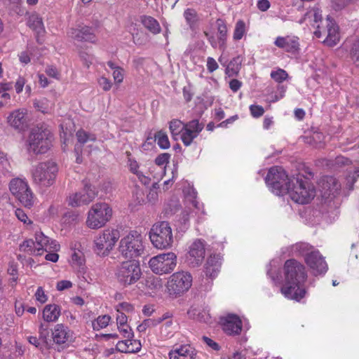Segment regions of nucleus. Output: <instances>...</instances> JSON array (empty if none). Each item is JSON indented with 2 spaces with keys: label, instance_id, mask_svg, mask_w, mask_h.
Returning a JSON list of instances; mask_svg holds the SVG:
<instances>
[{
  "label": "nucleus",
  "instance_id": "obj_33",
  "mask_svg": "<svg viewBox=\"0 0 359 359\" xmlns=\"http://www.w3.org/2000/svg\"><path fill=\"white\" fill-rule=\"evenodd\" d=\"M128 165L130 171L137 177L142 184L148 185L150 183V178L144 175L143 172L139 170V163L136 160L129 158L128 161Z\"/></svg>",
  "mask_w": 359,
  "mask_h": 359
},
{
  "label": "nucleus",
  "instance_id": "obj_39",
  "mask_svg": "<svg viewBox=\"0 0 359 359\" xmlns=\"http://www.w3.org/2000/svg\"><path fill=\"white\" fill-rule=\"evenodd\" d=\"M39 338L45 349H50L53 346V339L50 337V332L41 325L39 329Z\"/></svg>",
  "mask_w": 359,
  "mask_h": 359
},
{
  "label": "nucleus",
  "instance_id": "obj_14",
  "mask_svg": "<svg viewBox=\"0 0 359 359\" xmlns=\"http://www.w3.org/2000/svg\"><path fill=\"white\" fill-rule=\"evenodd\" d=\"M9 189L12 194L26 208L34 205V196L27 182L22 179L15 178L11 181Z\"/></svg>",
  "mask_w": 359,
  "mask_h": 359
},
{
  "label": "nucleus",
  "instance_id": "obj_44",
  "mask_svg": "<svg viewBox=\"0 0 359 359\" xmlns=\"http://www.w3.org/2000/svg\"><path fill=\"white\" fill-rule=\"evenodd\" d=\"M76 136L78 142L81 144H83L88 141L95 142L96 140V136L94 134L88 133L83 130H79L76 132Z\"/></svg>",
  "mask_w": 359,
  "mask_h": 359
},
{
  "label": "nucleus",
  "instance_id": "obj_47",
  "mask_svg": "<svg viewBox=\"0 0 359 359\" xmlns=\"http://www.w3.org/2000/svg\"><path fill=\"white\" fill-rule=\"evenodd\" d=\"M34 106L43 113H48L51 108V104L46 98L34 100Z\"/></svg>",
  "mask_w": 359,
  "mask_h": 359
},
{
  "label": "nucleus",
  "instance_id": "obj_42",
  "mask_svg": "<svg viewBox=\"0 0 359 359\" xmlns=\"http://www.w3.org/2000/svg\"><path fill=\"white\" fill-rule=\"evenodd\" d=\"M155 141L162 149H168L170 146V141L167 134L160 130L155 134Z\"/></svg>",
  "mask_w": 359,
  "mask_h": 359
},
{
  "label": "nucleus",
  "instance_id": "obj_13",
  "mask_svg": "<svg viewBox=\"0 0 359 359\" xmlns=\"http://www.w3.org/2000/svg\"><path fill=\"white\" fill-rule=\"evenodd\" d=\"M192 276L188 271H181L172 273L167 283L170 295L180 296L187 292L192 285Z\"/></svg>",
  "mask_w": 359,
  "mask_h": 359
},
{
  "label": "nucleus",
  "instance_id": "obj_62",
  "mask_svg": "<svg viewBox=\"0 0 359 359\" xmlns=\"http://www.w3.org/2000/svg\"><path fill=\"white\" fill-rule=\"evenodd\" d=\"M133 310V306L127 302L120 303L116 306L117 312H130Z\"/></svg>",
  "mask_w": 359,
  "mask_h": 359
},
{
  "label": "nucleus",
  "instance_id": "obj_20",
  "mask_svg": "<svg viewBox=\"0 0 359 359\" xmlns=\"http://www.w3.org/2000/svg\"><path fill=\"white\" fill-rule=\"evenodd\" d=\"M322 36H325L323 42L328 46H334L339 41V28L337 24L327 18L325 28H321Z\"/></svg>",
  "mask_w": 359,
  "mask_h": 359
},
{
  "label": "nucleus",
  "instance_id": "obj_10",
  "mask_svg": "<svg viewBox=\"0 0 359 359\" xmlns=\"http://www.w3.org/2000/svg\"><path fill=\"white\" fill-rule=\"evenodd\" d=\"M120 236V231L116 229L108 228L102 231L94 240V251L100 256H107Z\"/></svg>",
  "mask_w": 359,
  "mask_h": 359
},
{
  "label": "nucleus",
  "instance_id": "obj_45",
  "mask_svg": "<svg viewBox=\"0 0 359 359\" xmlns=\"http://www.w3.org/2000/svg\"><path fill=\"white\" fill-rule=\"evenodd\" d=\"M240 64L241 61L239 57L233 58L227 65L226 74H228L229 76L236 75L240 69Z\"/></svg>",
  "mask_w": 359,
  "mask_h": 359
},
{
  "label": "nucleus",
  "instance_id": "obj_64",
  "mask_svg": "<svg viewBox=\"0 0 359 359\" xmlns=\"http://www.w3.org/2000/svg\"><path fill=\"white\" fill-rule=\"evenodd\" d=\"M72 287V283L69 280H60L57 283V290L59 291H62L66 289L71 288Z\"/></svg>",
  "mask_w": 359,
  "mask_h": 359
},
{
  "label": "nucleus",
  "instance_id": "obj_56",
  "mask_svg": "<svg viewBox=\"0 0 359 359\" xmlns=\"http://www.w3.org/2000/svg\"><path fill=\"white\" fill-rule=\"evenodd\" d=\"M99 86L102 88L104 91H109L112 86V83L109 79L104 76L100 77L98 81Z\"/></svg>",
  "mask_w": 359,
  "mask_h": 359
},
{
  "label": "nucleus",
  "instance_id": "obj_3",
  "mask_svg": "<svg viewBox=\"0 0 359 359\" xmlns=\"http://www.w3.org/2000/svg\"><path fill=\"white\" fill-rule=\"evenodd\" d=\"M34 238V241H25L20 245V250L31 255H41L44 252H57L60 250V246L57 242L50 239L41 231L36 232Z\"/></svg>",
  "mask_w": 359,
  "mask_h": 359
},
{
  "label": "nucleus",
  "instance_id": "obj_54",
  "mask_svg": "<svg viewBox=\"0 0 359 359\" xmlns=\"http://www.w3.org/2000/svg\"><path fill=\"white\" fill-rule=\"evenodd\" d=\"M119 332L125 338H132L133 337V332L131 327L127 324L117 327Z\"/></svg>",
  "mask_w": 359,
  "mask_h": 359
},
{
  "label": "nucleus",
  "instance_id": "obj_63",
  "mask_svg": "<svg viewBox=\"0 0 359 359\" xmlns=\"http://www.w3.org/2000/svg\"><path fill=\"white\" fill-rule=\"evenodd\" d=\"M26 83V80L22 76H19L15 83V91L18 94L20 93Z\"/></svg>",
  "mask_w": 359,
  "mask_h": 359
},
{
  "label": "nucleus",
  "instance_id": "obj_32",
  "mask_svg": "<svg viewBox=\"0 0 359 359\" xmlns=\"http://www.w3.org/2000/svg\"><path fill=\"white\" fill-rule=\"evenodd\" d=\"M60 316V308L57 304H48L43 310V318L46 322H55Z\"/></svg>",
  "mask_w": 359,
  "mask_h": 359
},
{
  "label": "nucleus",
  "instance_id": "obj_51",
  "mask_svg": "<svg viewBox=\"0 0 359 359\" xmlns=\"http://www.w3.org/2000/svg\"><path fill=\"white\" fill-rule=\"evenodd\" d=\"M185 127L199 135L204 128V124L200 123L198 119H194L185 123Z\"/></svg>",
  "mask_w": 359,
  "mask_h": 359
},
{
  "label": "nucleus",
  "instance_id": "obj_38",
  "mask_svg": "<svg viewBox=\"0 0 359 359\" xmlns=\"http://www.w3.org/2000/svg\"><path fill=\"white\" fill-rule=\"evenodd\" d=\"M184 126L185 123L178 119H174L170 122L169 129L174 140H177L181 136Z\"/></svg>",
  "mask_w": 359,
  "mask_h": 359
},
{
  "label": "nucleus",
  "instance_id": "obj_24",
  "mask_svg": "<svg viewBox=\"0 0 359 359\" xmlns=\"http://www.w3.org/2000/svg\"><path fill=\"white\" fill-rule=\"evenodd\" d=\"M322 21L321 11L318 8H312L308 11L304 18L299 20L300 23L306 22L316 28L314 36L316 38L322 37V30L319 22Z\"/></svg>",
  "mask_w": 359,
  "mask_h": 359
},
{
  "label": "nucleus",
  "instance_id": "obj_53",
  "mask_svg": "<svg viewBox=\"0 0 359 359\" xmlns=\"http://www.w3.org/2000/svg\"><path fill=\"white\" fill-rule=\"evenodd\" d=\"M251 115L254 118H259L264 113V108L260 105L252 104L249 107Z\"/></svg>",
  "mask_w": 359,
  "mask_h": 359
},
{
  "label": "nucleus",
  "instance_id": "obj_6",
  "mask_svg": "<svg viewBox=\"0 0 359 359\" xmlns=\"http://www.w3.org/2000/svg\"><path fill=\"white\" fill-rule=\"evenodd\" d=\"M118 250L122 257L130 260L141 256L144 250L142 235L137 231H129L121 238Z\"/></svg>",
  "mask_w": 359,
  "mask_h": 359
},
{
  "label": "nucleus",
  "instance_id": "obj_9",
  "mask_svg": "<svg viewBox=\"0 0 359 359\" xmlns=\"http://www.w3.org/2000/svg\"><path fill=\"white\" fill-rule=\"evenodd\" d=\"M57 172L58 168L54 161L41 162L32 172L33 182L40 186L50 187L55 182Z\"/></svg>",
  "mask_w": 359,
  "mask_h": 359
},
{
  "label": "nucleus",
  "instance_id": "obj_19",
  "mask_svg": "<svg viewBox=\"0 0 359 359\" xmlns=\"http://www.w3.org/2000/svg\"><path fill=\"white\" fill-rule=\"evenodd\" d=\"M305 262L311 268L314 275L324 274L327 271V264L318 250L311 251L305 258Z\"/></svg>",
  "mask_w": 359,
  "mask_h": 359
},
{
  "label": "nucleus",
  "instance_id": "obj_22",
  "mask_svg": "<svg viewBox=\"0 0 359 359\" xmlns=\"http://www.w3.org/2000/svg\"><path fill=\"white\" fill-rule=\"evenodd\" d=\"M274 45L291 54H296L299 50V38L295 36H278L274 41Z\"/></svg>",
  "mask_w": 359,
  "mask_h": 359
},
{
  "label": "nucleus",
  "instance_id": "obj_15",
  "mask_svg": "<svg viewBox=\"0 0 359 359\" xmlns=\"http://www.w3.org/2000/svg\"><path fill=\"white\" fill-rule=\"evenodd\" d=\"M216 25L217 30L216 37L206 31H204V35L213 48H219L224 52L227 47L228 29L226 23L221 19L217 20Z\"/></svg>",
  "mask_w": 359,
  "mask_h": 359
},
{
  "label": "nucleus",
  "instance_id": "obj_21",
  "mask_svg": "<svg viewBox=\"0 0 359 359\" xmlns=\"http://www.w3.org/2000/svg\"><path fill=\"white\" fill-rule=\"evenodd\" d=\"M196 350L190 344L175 345L168 352L169 359H195Z\"/></svg>",
  "mask_w": 359,
  "mask_h": 359
},
{
  "label": "nucleus",
  "instance_id": "obj_34",
  "mask_svg": "<svg viewBox=\"0 0 359 359\" xmlns=\"http://www.w3.org/2000/svg\"><path fill=\"white\" fill-rule=\"evenodd\" d=\"M141 22L152 34H156L161 32V26L158 22L153 17L143 15L141 17Z\"/></svg>",
  "mask_w": 359,
  "mask_h": 359
},
{
  "label": "nucleus",
  "instance_id": "obj_49",
  "mask_svg": "<svg viewBox=\"0 0 359 359\" xmlns=\"http://www.w3.org/2000/svg\"><path fill=\"white\" fill-rule=\"evenodd\" d=\"M147 286L154 291L161 290L163 288L162 280L158 277H151L147 280Z\"/></svg>",
  "mask_w": 359,
  "mask_h": 359
},
{
  "label": "nucleus",
  "instance_id": "obj_2",
  "mask_svg": "<svg viewBox=\"0 0 359 359\" xmlns=\"http://www.w3.org/2000/svg\"><path fill=\"white\" fill-rule=\"evenodd\" d=\"M290 198L299 204L309 203L316 196L314 186L302 177H292L285 191Z\"/></svg>",
  "mask_w": 359,
  "mask_h": 359
},
{
  "label": "nucleus",
  "instance_id": "obj_18",
  "mask_svg": "<svg viewBox=\"0 0 359 359\" xmlns=\"http://www.w3.org/2000/svg\"><path fill=\"white\" fill-rule=\"evenodd\" d=\"M8 125L18 131L25 130L29 126V118L27 110L25 109H17L9 113L6 118Z\"/></svg>",
  "mask_w": 359,
  "mask_h": 359
},
{
  "label": "nucleus",
  "instance_id": "obj_48",
  "mask_svg": "<svg viewBox=\"0 0 359 359\" xmlns=\"http://www.w3.org/2000/svg\"><path fill=\"white\" fill-rule=\"evenodd\" d=\"M350 57L353 63L359 67V38L352 44L350 50Z\"/></svg>",
  "mask_w": 359,
  "mask_h": 359
},
{
  "label": "nucleus",
  "instance_id": "obj_36",
  "mask_svg": "<svg viewBox=\"0 0 359 359\" xmlns=\"http://www.w3.org/2000/svg\"><path fill=\"white\" fill-rule=\"evenodd\" d=\"M292 252L294 255H302L304 259L311 254V251H316L313 248L306 243H298L292 246Z\"/></svg>",
  "mask_w": 359,
  "mask_h": 359
},
{
  "label": "nucleus",
  "instance_id": "obj_17",
  "mask_svg": "<svg viewBox=\"0 0 359 359\" xmlns=\"http://www.w3.org/2000/svg\"><path fill=\"white\" fill-rule=\"evenodd\" d=\"M205 255V242L201 239H196L189 246L186 262L191 267L199 266L204 260Z\"/></svg>",
  "mask_w": 359,
  "mask_h": 359
},
{
  "label": "nucleus",
  "instance_id": "obj_7",
  "mask_svg": "<svg viewBox=\"0 0 359 359\" xmlns=\"http://www.w3.org/2000/svg\"><path fill=\"white\" fill-rule=\"evenodd\" d=\"M52 134L50 130L43 127H35L32 129L28 136L27 149L34 154H44L52 145Z\"/></svg>",
  "mask_w": 359,
  "mask_h": 359
},
{
  "label": "nucleus",
  "instance_id": "obj_46",
  "mask_svg": "<svg viewBox=\"0 0 359 359\" xmlns=\"http://www.w3.org/2000/svg\"><path fill=\"white\" fill-rule=\"evenodd\" d=\"M13 89V83L11 82L0 83V98L4 101H9L11 95L8 91Z\"/></svg>",
  "mask_w": 359,
  "mask_h": 359
},
{
  "label": "nucleus",
  "instance_id": "obj_40",
  "mask_svg": "<svg viewBox=\"0 0 359 359\" xmlns=\"http://www.w3.org/2000/svg\"><path fill=\"white\" fill-rule=\"evenodd\" d=\"M247 26L245 22L242 20H238L234 27L233 33V39L234 41H239L247 34Z\"/></svg>",
  "mask_w": 359,
  "mask_h": 359
},
{
  "label": "nucleus",
  "instance_id": "obj_27",
  "mask_svg": "<svg viewBox=\"0 0 359 359\" xmlns=\"http://www.w3.org/2000/svg\"><path fill=\"white\" fill-rule=\"evenodd\" d=\"M320 186L322 188L323 196L325 198L334 196L341 187L337 179L332 176L323 177Z\"/></svg>",
  "mask_w": 359,
  "mask_h": 359
},
{
  "label": "nucleus",
  "instance_id": "obj_55",
  "mask_svg": "<svg viewBox=\"0 0 359 359\" xmlns=\"http://www.w3.org/2000/svg\"><path fill=\"white\" fill-rule=\"evenodd\" d=\"M170 157V155L167 153L161 154L156 158L155 163L159 166L165 165L167 163H168Z\"/></svg>",
  "mask_w": 359,
  "mask_h": 359
},
{
  "label": "nucleus",
  "instance_id": "obj_23",
  "mask_svg": "<svg viewBox=\"0 0 359 359\" xmlns=\"http://www.w3.org/2000/svg\"><path fill=\"white\" fill-rule=\"evenodd\" d=\"M224 332L229 335H238L242 330V322L240 318L234 314H229L221 318Z\"/></svg>",
  "mask_w": 359,
  "mask_h": 359
},
{
  "label": "nucleus",
  "instance_id": "obj_31",
  "mask_svg": "<svg viewBox=\"0 0 359 359\" xmlns=\"http://www.w3.org/2000/svg\"><path fill=\"white\" fill-rule=\"evenodd\" d=\"M183 17L191 30L194 31L198 28L200 18L195 9L191 8L185 9L183 13Z\"/></svg>",
  "mask_w": 359,
  "mask_h": 359
},
{
  "label": "nucleus",
  "instance_id": "obj_11",
  "mask_svg": "<svg viewBox=\"0 0 359 359\" xmlns=\"http://www.w3.org/2000/svg\"><path fill=\"white\" fill-rule=\"evenodd\" d=\"M291 178H288L284 169L274 166L269 169L265 181L271 191L277 196L284 195Z\"/></svg>",
  "mask_w": 359,
  "mask_h": 359
},
{
  "label": "nucleus",
  "instance_id": "obj_25",
  "mask_svg": "<svg viewBox=\"0 0 359 359\" xmlns=\"http://www.w3.org/2000/svg\"><path fill=\"white\" fill-rule=\"evenodd\" d=\"M71 337L69 329L63 324H57L52 331L53 345L64 348Z\"/></svg>",
  "mask_w": 359,
  "mask_h": 359
},
{
  "label": "nucleus",
  "instance_id": "obj_58",
  "mask_svg": "<svg viewBox=\"0 0 359 359\" xmlns=\"http://www.w3.org/2000/svg\"><path fill=\"white\" fill-rule=\"evenodd\" d=\"M190 197L193 199L192 200V204L198 210H202V212L201 214L203 215H205V212L203 211V204H201L199 202H198L196 198V192L194 189H192L191 190V192L189 194Z\"/></svg>",
  "mask_w": 359,
  "mask_h": 359
},
{
  "label": "nucleus",
  "instance_id": "obj_16",
  "mask_svg": "<svg viewBox=\"0 0 359 359\" xmlns=\"http://www.w3.org/2000/svg\"><path fill=\"white\" fill-rule=\"evenodd\" d=\"M97 192L95 188L90 184H85L83 189L71 194L67 198L68 205L72 207H79L88 205L96 197Z\"/></svg>",
  "mask_w": 359,
  "mask_h": 359
},
{
  "label": "nucleus",
  "instance_id": "obj_29",
  "mask_svg": "<svg viewBox=\"0 0 359 359\" xmlns=\"http://www.w3.org/2000/svg\"><path fill=\"white\" fill-rule=\"evenodd\" d=\"M116 348L121 353H137L141 350L142 344L139 340L128 338V339L119 341Z\"/></svg>",
  "mask_w": 359,
  "mask_h": 359
},
{
  "label": "nucleus",
  "instance_id": "obj_26",
  "mask_svg": "<svg viewBox=\"0 0 359 359\" xmlns=\"http://www.w3.org/2000/svg\"><path fill=\"white\" fill-rule=\"evenodd\" d=\"M68 35L72 39L78 41H95V36L93 28L88 26H79L76 28H72L68 32Z\"/></svg>",
  "mask_w": 359,
  "mask_h": 359
},
{
  "label": "nucleus",
  "instance_id": "obj_61",
  "mask_svg": "<svg viewBox=\"0 0 359 359\" xmlns=\"http://www.w3.org/2000/svg\"><path fill=\"white\" fill-rule=\"evenodd\" d=\"M15 215L17 218L25 224H29L31 221L28 219L27 214L22 209H17L15 210Z\"/></svg>",
  "mask_w": 359,
  "mask_h": 359
},
{
  "label": "nucleus",
  "instance_id": "obj_30",
  "mask_svg": "<svg viewBox=\"0 0 359 359\" xmlns=\"http://www.w3.org/2000/svg\"><path fill=\"white\" fill-rule=\"evenodd\" d=\"M188 315L190 318L203 323L210 322V315L209 311L200 306H193L188 311Z\"/></svg>",
  "mask_w": 359,
  "mask_h": 359
},
{
  "label": "nucleus",
  "instance_id": "obj_8",
  "mask_svg": "<svg viewBox=\"0 0 359 359\" xmlns=\"http://www.w3.org/2000/svg\"><path fill=\"white\" fill-rule=\"evenodd\" d=\"M112 217V209L106 203H97L89 209L86 221L91 229H99L105 226Z\"/></svg>",
  "mask_w": 359,
  "mask_h": 359
},
{
  "label": "nucleus",
  "instance_id": "obj_5",
  "mask_svg": "<svg viewBox=\"0 0 359 359\" xmlns=\"http://www.w3.org/2000/svg\"><path fill=\"white\" fill-rule=\"evenodd\" d=\"M114 276L118 283L123 287L135 284L142 276L139 262L134 259L121 262L116 267Z\"/></svg>",
  "mask_w": 359,
  "mask_h": 359
},
{
  "label": "nucleus",
  "instance_id": "obj_35",
  "mask_svg": "<svg viewBox=\"0 0 359 359\" xmlns=\"http://www.w3.org/2000/svg\"><path fill=\"white\" fill-rule=\"evenodd\" d=\"M28 26L37 34H41L44 31V27L41 18L35 13H32L28 18Z\"/></svg>",
  "mask_w": 359,
  "mask_h": 359
},
{
  "label": "nucleus",
  "instance_id": "obj_1",
  "mask_svg": "<svg viewBox=\"0 0 359 359\" xmlns=\"http://www.w3.org/2000/svg\"><path fill=\"white\" fill-rule=\"evenodd\" d=\"M284 276L281 293L287 299L300 302L306 294L304 283L307 273L304 266L293 259L287 260L284 264Z\"/></svg>",
  "mask_w": 359,
  "mask_h": 359
},
{
  "label": "nucleus",
  "instance_id": "obj_41",
  "mask_svg": "<svg viewBox=\"0 0 359 359\" xmlns=\"http://www.w3.org/2000/svg\"><path fill=\"white\" fill-rule=\"evenodd\" d=\"M110 320L111 317L109 315L99 316L91 322V326L93 330L99 331L107 327Z\"/></svg>",
  "mask_w": 359,
  "mask_h": 359
},
{
  "label": "nucleus",
  "instance_id": "obj_57",
  "mask_svg": "<svg viewBox=\"0 0 359 359\" xmlns=\"http://www.w3.org/2000/svg\"><path fill=\"white\" fill-rule=\"evenodd\" d=\"M350 0H332V8L335 11L341 10L347 6Z\"/></svg>",
  "mask_w": 359,
  "mask_h": 359
},
{
  "label": "nucleus",
  "instance_id": "obj_37",
  "mask_svg": "<svg viewBox=\"0 0 359 359\" xmlns=\"http://www.w3.org/2000/svg\"><path fill=\"white\" fill-rule=\"evenodd\" d=\"M72 262L74 266H79V273L82 275L83 279H86L85 273L86 272V268L84 265L85 259L81 252H74L72 255Z\"/></svg>",
  "mask_w": 359,
  "mask_h": 359
},
{
  "label": "nucleus",
  "instance_id": "obj_60",
  "mask_svg": "<svg viewBox=\"0 0 359 359\" xmlns=\"http://www.w3.org/2000/svg\"><path fill=\"white\" fill-rule=\"evenodd\" d=\"M206 66H207V69H208V72H210V73L213 72L214 71L217 69L218 67H219L217 62L212 57H208L207 58V65H206Z\"/></svg>",
  "mask_w": 359,
  "mask_h": 359
},
{
  "label": "nucleus",
  "instance_id": "obj_59",
  "mask_svg": "<svg viewBox=\"0 0 359 359\" xmlns=\"http://www.w3.org/2000/svg\"><path fill=\"white\" fill-rule=\"evenodd\" d=\"M35 297L36 301L39 302L41 304L45 303L48 299L47 296L41 287H38L35 293Z\"/></svg>",
  "mask_w": 359,
  "mask_h": 359
},
{
  "label": "nucleus",
  "instance_id": "obj_4",
  "mask_svg": "<svg viewBox=\"0 0 359 359\" xmlns=\"http://www.w3.org/2000/svg\"><path fill=\"white\" fill-rule=\"evenodd\" d=\"M149 238L152 245L161 250L171 248L174 243L172 228L165 221L154 224L149 230Z\"/></svg>",
  "mask_w": 359,
  "mask_h": 359
},
{
  "label": "nucleus",
  "instance_id": "obj_28",
  "mask_svg": "<svg viewBox=\"0 0 359 359\" xmlns=\"http://www.w3.org/2000/svg\"><path fill=\"white\" fill-rule=\"evenodd\" d=\"M222 264V257L219 255H210L205 265V275L210 278H215L219 272Z\"/></svg>",
  "mask_w": 359,
  "mask_h": 359
},
{
  "label": "nucleus",
  "instance_id": "obj_52",
  "mask_svg": "<svg viewBox=\"0 0 359 359\" xmlns=\"http://www.w3.org/2000/svg\"><path fill=\"white\" fill-rule=\"evenodd\" d=\"M114 83L116 85L121 84L124 79V69L121 67L116 69L112 73Z\"/></svg>",
  "mask_w": 359,
  "mask_h": 359
},
{
  "label": "nucleus",
  "instance_id": "obj_50",
  "mask_svg": "<svg viewBox=\"0 0 359 359\" xmlns=\"http://www.w3.org/2000/svg\"><path fill=\"white\" fill-rule=\"evenodd\" d=\"M271 77L278 83H282L288 77L287 73L282 69H278L271 72Z\"/></svg>",
  "mask_w": 359,
  "mask_h": 359
},
{
  "label": "nucleus",
  "instance_id": "obj_43",
  "mask_svg": "<svg viewBox=\"0 0 359 359\" xmlns=\"http://www.w3.org/2000/svg\"><path fill=\"white\" fill-rule=\"evenodd\" d=\"M198 134L191 130L188 128L184 126L183 133L180 136V139L182 140L183 144L185 146H189L193 142V140L198 137Z\"/></svg>",
  "mask_w": 359,
  "mask_h": 359
},
{
  "label": "nucleus",
  "instance_id": "obj_12",
  "mask_svg": "<svg viewBox=\"0 0 359 359\" xmlns=\"http://www.w3.org/2000/svg\"><path fill=\"white\" fill-rule=\"evenodd\" d=\"M148 264L154 273L168 274L171 273L177 266V255L172 252L161 253L151 257Z\"/></svg>",
  "mask_w": 359,
  "mask_h": 359
}]
</instances>
